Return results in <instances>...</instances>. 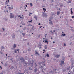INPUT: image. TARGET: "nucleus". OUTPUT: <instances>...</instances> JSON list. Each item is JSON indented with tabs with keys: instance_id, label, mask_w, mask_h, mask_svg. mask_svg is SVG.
I'll list each match as a JSON object with an SVG mask.
<instances>
[{
	"instance_id": "nucleus-1",
	"label": "nucleus",
	"mask_w": 74,
	"mask_h": 74,
	"mask_svg": "<svg viewBox=\"0 0 74 74\" xmlns=\"http://www.w3.org/2000/svg\"><path fill=\"white\" fill-rule=\"evenodd\" d=\"M10 18H14V15L13 13H10Z\"/></svg>"
},
{
	"instance_id": "nucleus-2",
	"label": "nucleus",
	"mask_w": 74,
	"mask_h": 74,
	"mask_svg": "<svg viewBox=\"0 0 74 74\" xmlns=\"http://www.w3.org/2000/svg\"><path fill=\"white\" fill-rule=\"evenodd\" d=\"M16 35L15 34L13 33L11 35V36L12 37V38L13 39H15V38Z\"/></svg>"
},
{
	"instance_id": "nucleus-3",
	"label": "nucleus",
	"mask_w": 74,
	"mask_h": 74,
	"mask_svg": "<svg viewBox=\"0 0 74 74\" xmlns=\"http://www.w3.org/2000/svg\"><path fill=\"white\" fill-rule=\"evenodd\" d=\"M45 65V64H43L42 66L41 65V67L42 68V72H44V71H43V70H46V69L45 68L44 69V68H43V67H44V66Z\"/></svg>"
},
{
	"instance_id": "nucleus-4",
	"label": "nucleus",
	"mask_w": 74,
	"mask_h": 74,
	"mask_svg": "<svg viewBox=\"0 0 74 74\" xmlns=\"http://www.w3.org/2000/svg\"><path fill=\"white\" fill-rule=\"evenodd\" d=\"M42 16L43 17H45V18L47 17V14L45 13H43Z\"/></svg>"
},
{
	"instance_id": "nucleus-5",
	"label": "nucleus",
	"mask_w": 74,
	"mask_h": 74,
	"mask_svg": "<svg viewBox=\"0 0 74 74\" xmlns=\"http://www.w3.org/2000/svg\"><path fill=\"white\" fill-rule=\"evenodd\" d=\"M62 34L61 35V36H66V34H65V33H64L63 32H62Z\"/></svg>"
},
{
	"instance_id": "nucleus-6",
	"label": "nucleus",
	"mask_w": 74,
	"mask_h": 74,
	"mask_svg": "<svg viewBox=\"0 0 74 74\" xmlns=\"http://www.w3.org/2000/svg\"><path fill=\"white\" fill-rule=\"evenodd\" d=\"M20 60H23V62H25V59H23V57H21L20 58Z\"/></svg>"
},
{
	"instance_id": "nucleus-7",
	"label": "nucleus",
	"mask_w": 74,
	"mask_h": 74,
	"mask_svg": "<svg viewBox=\"0 0 74 74\" xmlns=\"http://www.w3.org/2000/svg\"><path fill=\"white\" fill-rule=\"evenodd\" d=\"M41 46H42V45L39 44L38 45V47L39 48L40 47V48H41Z\"/></svg>"
},
{
	"instance_id": "nucleus-8",
	"label": "nucleus",
	"mask_w": 74,
	"mask_h": 74,
	"mask_svg": "<svg viewBox=\"0 0 74 74\" xmlns=\"http://www.w3.org/2000/svg\"><path fill=\"white\" fill-rule=\"evenodd\" d=\"M1 49H5L4 47L2 46L1 47Z\"/></svg>"
},
{
	"instance_id": "nucleus-9",
	"label": "nucleus",
	"mask_w": 74,
	"mask_h": 74,
	"mask_svg": "<svg viewBox=\"0 0 74 74\" xmlns=\"http://www.w3.org/2000/svg\"><path fill=\"white\" fill-rule=\"evenodd\" d=\"M53 71L52 70L49 72V74H53Z\"/></svg>"
},
{
	"instance_id": "nucleus-10",
	"label": "nucleus",
	"mask_w": 74,
	"mask_h": 74,
	"mask_svg": "<svg viewBox=\"0 0 74 74\" xmlns=\"http://www.w3.org/2000/svg\"><path fill=\"white\" fill-rule=\"evenodd\" d=\"M49 23V25H53V23H52V21H50Z\"/></svg>"
},
{
	"instance_id": "nucleus-11",
	"label": "nucleus",
	"mask_w": 74,
	"mask_h": 74,
	"mask_svg": "<svg viewBox=\"0 0 74 74\" xmlns=\"http://www.w3.org/2000/svg\"><path fill=\"white\" fill-rule=\"evenodd\" d=\"M66 69H63L62 70V72H65V71H66Z\"/></svg>"
},
{
	"instance_id": "nucleus-12",
	"label": "nucleus",
	"mask_w": 74,
	"mask_h": 74,
	"mask_svg": "<svg viewBox=\"0 0 74 74\" xmlns=\"http://www.w3.org/2000/svg\"><path fill=\"white\" fill-rule=\"evenodd\" d=\"M34 18H35L36 21L37 20V16H34Z\"/></svg>"
},
{
	"instance_id": "nucleus-13",
	"label": "nucleus",
	"mask_w": 74,
	"mask_h": 74,
	"mask_svg": "<svg viewBox=\"0 0 74 74\" xmlns=\"http://www.w3.org/2000/svg\"><path fill=\"white\" fill-rule=\"evenodd\" d=\"M16 44H14L13 45V48H16Z\"/></svg>"
},
{
	"instance_id": "nucleus-14",
	"label": "nucleus",
	"mask_w": 74,
	"mask_h": 74,
	"mask_svg": "<svg viewBox=\"0 0 74 74\" xmlns=\"http://www.w3.org/2000/svg\"><path fill=\"white\" fill-rule=\"evenodd\" d=\"M73 67H74V66H69V69H72V68Z\"/></svg>"
},
{
	"instance_id": "nucleus-15",
	"label": "nucleus",
	"mask_w": 74,
	"mask_h": 74,
	"mask_svg": "<svg viewBox=\"0 0 74 74\" xmlns=\"http://www.w3.org/2000/svg\"><path fill=\"white\" fill-rule=\"evenodd\" d=\"M37 69L36 68L35 69H34V71L35 72H37Z\"/></svg>"
},
{
	"instance_id": "nucleus-16",
	"label": "nucleus",
	"mask_w": 74,
	"mask_h": 74,
	"mask_svg": "<svg viewBox=\"0 0 74 74\" xmlns=\"http://www.w3.org/2000/svg\"><path fill=\"white\" fill-rule=\"evenodd\" d=\"M59 14H60V11H58L57 12V15H59Z\"/></svg>"
},
{
	"instance_id": "nucleus-17",
	"label": "nucleus",
	"mask_w": 74,
	"mask_h": 74,
	"mask_svg": "<svg viewBox=\"0 0 74 74\" xmlns=\"http://www.w3.org/2000/svg\"><path fill=\"white\" fill-rule=\"evenodd\" d=\"M4 66L6 67L7 66V63H5L4 65Z\"/></svg>"
},
{
	"instance_id": "nucleus-18",
	"label": "nucleus",
	"mask_w": 74,
	"mask_h": 74,
	"mask_svg": "<svg viewBox=\"0 0 74 74\" xmlns=\"http://www.w3.org/2000/svg\"><path fill=\"white\" fill-rule=\"evenodd\" d=\"M60 6L61 7H63V3H61L60 4Z\"/></svg>"
},
{
	"instance_id": "nucleus-19",
	"label": "nucleus",
	"mask_w": 74,
	"mask_h": 74,
	"mask_svg": "<svg viewBox=\"0 0 74 74\" xmlns=\"http://www.w3.org/2000/svg\"><path fill=\"white\" fill-rule=\"evenodd\" d=\"M61 63H62V64H64V61H62L61 62Z\"/></svg>"
},
{
	"instance_id": "nucleus-20",
	"label": "nucleus",
	"mask_w": 74,
	"mask_h": 74,
	"mask_svg": "<svg viewBox=\"0 0 74 74\" xmlns=\"http://www.w3.org/2000/svg\"><path fill=\"white\" fill-rule=\"evenodd\" d=\"M7 1H8V3H5V5H7V4H8V3H9V2L10 1V0H7Z\"/></svg>"
},
{
	"instance_id": "nucleus-21",
	"label": "nucleus",
	"mask_w": 74,
	"mask_h": 74,
	"mask_svg": "<svg viewBox=\"0 0 74 74\" xmlns=\"http://www.w3.org/2000/svg\"><path fill=\"white\" fill-rule=\"evenodd\" d=\"M43 9L44 12H45V11H46V9H45V8H43Z\"/></svg>"
},
{
	"instance_id": "nucleus-22",
	"label": "nucleus",
	"mask_w": 74,
	"mask_h": 74,
	"mask_svg": "<svg viewBox=\"0 0 74 74\" xmlns=\"http://www.w3.org/2000/svg\"><path fill=\"white\" fill-rule=\"evenodd\" d=\"M59 56H60V55H57L56 56V58H59Z\"/></svg>"
},
{
	"instance_id": "nucleus-23",
	"label": "nucleus",
	"mask_w": 74,
	"mask_h": 74,
	"mask_svg": "<svg viewBox=\"0 0 74 74\" xmlns=\"http://www.w3.org/2000/svg\"><path fill=\"white\" fill-rule=\"evenodd\" d=\"M45 43H47V44H48L49 42L47 40H45Z\"/></svg>"
},
{
	"instance_id": "nucleus-24",
	"label": "nucleus",
	"mask_w": 74,
	"mask_h": 74,
	"mask_svg": "<svg viewBox=\"0 0 74 74\" xmlns=\"http://www.w3.org/2000/svg\"><path fill=\"white\" fill-rule=\"evenodd\" d=\"M46 55L47 56V57H49V54H48V53Z\"/></svg>"
},
{
	"instance_id": "nucleus-25",
	"label": "nucleus",
	"mask_w": 74,
	"mask_h": 74,
	"mask_svg": "<svg viewBox=\"0 0 74 74\" xmlns=\"http://www.w3.org/2000/svg\"><path fill=\"white\" fill-rule=\"evenodd\" d=\"M14 66H12L10 68V69H11V70H12L13 69H14Z\"/></svg>"
},
{
	"instance_id": "nucleus-26",
	"label": "nucleus",
	"mask_w": 74,
	"mask_h": 74,
	"mask_svg": "<svg viewBox=\"0 0 74 74\" xmlns=\"http://www.w3.org/2000/svg\"><path fill=\"white\" fill-rule=\"evenodd\" d=\"M22 34L23 36H24L25 34H26V33H22Z\"/></svg>"
},
{
	"instance_id": "nucleus-27",
	"label": "nucleus",
	"mask_w": 74,
	"mask_h": 74,
	"mask_svg": "<svg viewBox=\"0 0 74 74\" xmlns=\"http://www.w3.org/2000/svg\"><path fill=\"white\" fill-rule=\"evenodd\" d=\"M30 5L31 6V7H32V6H33V4H32V3H30Z\"/></svg>"
},
{
	"instance_id": "nucleus-28",
	"label": "nucleus",
	"mask_w": 74,
	"mask_h": 74,
	"mask_svg": "<svg viewBox=\"0 0 74 74\" xmlns=\"http://www.w3.org/2000/svg\"><path fill=\"white\" fill-rule=\"evenodd\" d=\"M25 64H26V65H27V62H25Z\"/></svg>"
},
{
	"instance_id": "nucleus-29",
	"label": "nucleus",
	"mask_w": 74,
	"mask_h": 74,
	"mask_svg": "<svg viewBox=\"0 0 74 74\" xmlns=\"http://www.w3.org/2000/svg\"><path fill=\"white\" fill-rule=\"evenodd\" d=\"M32 21H33V20L32 19L31 21H28V22H32Z\"/></svg>"
},
{
	"instance_id": "nucleus-30",
	"label": "nucleus",
	"mask_w": 74,
	"mask_h": 74,
	"mask_svg": "<svg viewBox=\"0 0 74 74\" xmlns=\"http://www.w3.org/2000/svg\"><path fill=\"white\" fill-rule=\"evenodd\" d=\"M50 19H53V17H50Z\"/></svg>"
},
{
	"instance_id": "nucleus-31",
	"label": "nucleus",
	"mask_w": 74,
	"mask_h": 74,
	"mask_svg": "<svg viewBox=\"0 0 74 74\" xmlns=\"http://www.w3.org/2000/svg\"><path fill=\"white\" fill-rule=\"evenodd\" d=\"M63 64H62L61 63L59 64V65H60L61 66H62V65H63Z\"/></svg>"
},
{
	"instance_id": "nucleus-32",
	"label": "nucleus",
	"mask_w": 74,
	"mask_h": 74,
	"mask_svg": "<svg viewBox=\"0 0 74 74\" xmlns=\"http://www.w3.org/2000/svg\"><path fill=\"white\" fill-rule=\"evenodd\" d=\"M41 63H42V62H39L38 63V64H39V65H41Z\"/></svg>"
},
{
	"instance_id": "nucleus-33",
	"label": "nucleus",
	"mask_w": 74,
	"mask_h": 74,
	"mask_svg": "<svg viewBox=\"0 0 74 74\" xmlns=\"http://www.w3.org/2000/svg\"><path fill=\"white\" fill-rule=\"evenodd\" d=\"M35 54H36V55H37V54H38V52H36V53H35Z\"/></svg>"
},
{
	"instance_id": "nucleus-34",
	"label": "nucleus",
	"mask_w": 74,
	"mask_h": 74,
	"mask_svg": "<svg viewBox=\"0 0 74 74\" xmlns=\"http://www.w3.org/2000/svg\"><path fill=\"white\" fill-rule=\"evenodd\" d=\"M71 14H73V11L71 10Z\"/></svg>"
},
{
	"instance_id": "nucleus-35",
	"label": "nucleus",
	"mask_w": 74,
	"mask_h": 74,
	"mask_svg": "<svg viewBox=\"0 0 74 74\" xmlns=\"http://www.w3.org/2000/svg\"><path fill=\"white\" fill-rule=\"evenodd\" d=\"M50 32H51V33H52V34H53L54 33H53V32H52V31H50Z\"/></svg>"
},
{
	"instance_id": "nucleus-36",
	"label": "nucleus",
	"mask_w": 74,
	"mask_h": 74,
	"mask_svg": "<svg viewBox=\"0 0 74 74\" xmlns=\"http://www.w3.org/2000/svg\"><path fill=\"white\" fill-rule=\"evenodd\" d=\"M68 1H69V3H71V1L70 0Z\"/></svg>"
},
{
	"instance_id": "nucleus-37",
	"label": "nucleus",
	"mask_w": 74,
	"mask_h": 74,
	"mask_svg": "<svg viewBox=\"0 0 74 74\" xmlns=\"http://www.w3.org/2000/svg\"><path fill=\"white\" fill-rule=\"evenodd\" d=\"M11 9L12 10L13 9V5H11Z\"/></svg>"
},
{
	"instance_id": "nucleus-38",
	"label": "nucleus",
	"mask_w": 74,
	"mask_h": 74,
	"mask_svg": "<svg viewBox=\"0 0 74 74\" xmlns=\"http://www.w3.org/2000/svg\"><path fill=\"white\" fill-rule=\"evenodd\" d=\"M26 40H27V39H23V41H26Z\"/></svg>"
},
{
	"instance_id": "nucleus-39",
	"label": "nucleus",
	"mask_w": 74,
	"mask_h": 74,
	"mask_svg": "<svg viewBox=\"0 0 74 74\" xmlns=\"http://www.w3.org/2000/svg\"><path fill=\"white\" fill-rule=\"evenodd\" d=\"M35 67H36V66H37V64H36V63H35Z\"/></svg>"
},
{
	"instance_id": "nucleus-40",
	"label": "nucleus",
	"mask_w": 74,
	"mask_h": 74,
	"mask_svg": "<svg viewBox=\"0 0 74 74\" xmlns=\"http://www.w3.org/2000/svg\"><path fill=\"white\" fill-rule=\"evenodd\" d=\"M53 70H54L55 71H56V70H57V69H55H55H54L53 68V67H52Z\"/></svg>"
},
{
	"instance_id": "nucleus-41",
	"label": "nucleus",
	"mask_w": 74,
	"mask_h": 74,
	"mask_svg": "<svg viewBox=\"0 0 74 74\" xmlns=\"http://www.w3.org/2000/svg\"><path fill=\"white\" fill-rule=\"evenodd\" d=\"M72 19H73V18H74V16H72Z\"/></svg>"
},
{
	"instance_id": "nucleus-42",
	"label": "nucleus",
	"mask_w": 74,
	"mask_h": 74,
	"mask_svg": "<svg viewBox=\"0 0 74 74\" xmlns=\"http://www.w3.org/2000/svg\"><path fill=\"white\" fill-rule=\"evenodd\" d=\"M71 63H74V60H72L71 61Z\"/></svg>"
},
{
	"instance_id": "nucleus-43",
	"label": "nucleus",
	"mask_w": 74,
	"mask_h": 74,
	"mask_svg": "<svg viewBox=\"0 0 74 74\" xmlns=\"http://www.w3.org/2000/svg\"><path fill=\"white\" fill-rule=\"evenodd\" d=\"M29 70H32V69H31L30 68H29Z\"/></svg>"
},
{
	"instance_id": "nucleus-44",
	"label": "nucleus",
	"mask_w": 74,
	"mask_h": 74,
	"mask_svg": "<svg viewBox=\"0 0 74 74\" xmlns=\"http://www.w3.org/2000/svg\"><path fill=\"white\" fill-rule=\"evenodd\" d=\"M64 46H66V43H64Z\"/></svg>"
},
{
	"instance_id": "nucleus-45",
	"label": "nucleus",
	"mask_w": 74,
	"mask_h": 74,
	"mask_svg": "<svg viewBox=\"0 0 74 74\" xmlns=\"http://www.w3.org/2000/svg\"><path fill=\"white\" fill-rule=\"evenodd\" d=\"M43 52H46L45 50V49L43 50Z\"/></svg>"
},
{
	"instance_id": "nucleus-46",
	"label": "nucleus",
	"mask_w": 74,
	"mask_h": 74,
	"mask_svg": "<svg viewBox=\"0 0 74 74\" xmlns=\"http://www.w3.org/2000/svg\"><path fill=\"white\" fill-rule=\"evenodd\" d=\"M53 15H55L54 13H53V14H52V16H53Z\"/></svg>"
},
{
	"instance_id": "nucleus-47",
	"label": "nucleus",
	"mask_w": 74,
	"mask_h": 74,
	"mask_svg": "<svg viewBox=\"0 0 74 74\" xmlns=\"http://www.w3.org/2000/svg\"><path fill=\"white\" fill-rule=\"evenodd\" d=\"M74 62L72 63V65H73L74 64Z\"/></svg>"
},
{
	"instance_id": "nucleus-48",
	"label": "nucleus",
	"mask_w": 74,
	"mask_h": 74,
	"mask_svg": "<svg viewBox=\"0 0 74 74\" xmlns=\"http://www.w3.org/2000/svg\"><path fill=\"white\" fill-rule=\"evenodd\" d=\"M2 29L3 30V31H4V30H5V29H4V28H2Z\"/></svg>"
},
{
	"instance_id": "nucleus-49",
	"label": "nucleus",
	"mask_w": 74,
	"mask_h": 74,
	"mask_svg": "<svg viewBox=\"0 0 74 74\" xmlns=\"http://www.w3.org/2000/svg\"><path fill=\"white\" fill-rule=\"evenodd\" d=\"M0 53L1 54H3V53L1 52V51H0Z\"/></svg>"
},
{
	"instance_id": "nucleus-50",
	"label": "nucleus",
	"mask_w": 74,
	"mask_h": 74,
	"mask_svg": "<svg viewBox=\"0 0 74 74\" xmlns=\"http://www.w3.org/2000/svg\"><path fill=\"white\" fill-rule=\"evenodd\" d=\"M16 51H19V49H17Z\"/></svg>"
},
{
	"instance_id": "nucleus-51",
	"label": "nucleus",
	"mask_w": 74,
	"mask_h": 74,
	"mask_svg": "<svg viewBox=\"0 0 74 74\" xmlns=\"http://www.w3.org/2000/svg\"><path fill=\"white\" fill-rule=\"evenodd\" d=\"M64 12H61V14H63Z\"/></svg>"
},
{
	"instance_id": "nucleus-52",
	"label": "nucleus",
	"mask_w": 74,
	"mask_h": 74,
	"mask_svg": "<svg viewBox=\"0 0 74 74\" xmlns=\"http://www.w3.org/2000/svg\"><path fill=\"white\" fill-rule=\"evenodd\" d=\"M6 12H8L7 11H5L4 12L6 13Z\"/></svg>"
},
{
	"instance_id": "nucleus-53",
	"label": "nucleus",
	"mask_w": 74,
	"mask_h": 74,
	"mask_svg": "<svg viewBox=\"0 0 74 74\" xmlns=\"http://www.w3.org/2000/svg\"><path fill=\"white\" fill-rule=\"evenodd\" d=\"M13 59V58H12V59H10V60H12Z\"/></svg>"
},
{
	"instance_id": "nucleus-54",
	"label": "nucleus",
	"mask_w": 74,
	"mask_h": 74,
	"mask_svg": "<svg viewBox=\"0 0 74 74\" xmlns=\"http://www.w3.org/2000/svg\"><path fill=\"white\" fill-rule=\"evenodd\" d=\"M15 53H17V52L16 51H15Z\"/></svg>"
},
{
	"instance_id": "nucleus-55",
	"label": "nucleus",
	"mask_w": 74,
	"mask_h": 74,
	"mask_svg": "<svg viewBox=\"0 0 74 74\" xmlns=\"http://www.w3.org/2000/svg\"><path fill=\"white\" fill-rule=\"evenodd\" d=\"M51 2H53V0H51Z\"/></svg>"
},
{
	"instance_id": "nucleus-56",
	"label": "nucleus",
	"mask_w": 74,
	"mask_h": 74,
	"mask_svg": "<svg viewBox=\"0 0 74 74\" xmlns=\"http://www.w3.org/2000/svg\"><path fill=\"white\" fill-rule=\"evenodd\" d=\"M9 10H10L11 9V7H9Z\"/></svg>"
},
{
	"instance_id": "nucleus-57",
	"label": "nucleus",
	"mask_w": 74,
	"mask_h": 74,
	"mask_svg": "<svg viewBox=\"0 0 74 74\" xmlns=\"http://www.w3.org/2000/svg\"><path fill=\"white\" fill-rule=\"evenodd\" d=\"M55 32V30H53V33H54Z\"/></svg>"
},
{
	"instance_id": "nucleus-58",
	"label": "nucleus",
	"mask_w": 74,
	"mask_h": 74,
	"mask_svg": "<svg viewBox=\"0 0 74 74\" xmlns=\"http://www.w3.org/2000/svg\"><path fill=\"white\" fill-rule=\"evenodd\" d=\"M38 25H41V23H39L38 24Z\"/></svg>"
},
{
	"instance_id": "nucleus-59",
	"label": "nucleus",
	"mask_w": 74,
	"mask_h": 74,
	"mask_svg": "<svg viewBox=\"0 0 74 74\" xmlns=\"http://www.w3.org/2000/svg\"><path fill=\"white\" fill-rule=\"evenodd\" d=\"M18 17H21V15H18Z\"/></svg>"
},
{
	"instance_id": "nucleus-60",
	"label": "nucleus",
	"mask_w": 74,
	"mask_h": 74,
	"mask_svg": "<svg viewBox=\"0 0 74 74\" xmlns=\"http://www.w3.org/2000/svg\"><path fill=\"white\" fill-rule=\"evenodd\" d=\"M34 26H32V28H33H33H34Z\"/></svg>"
},
{
	"instance_id": "nucleus-61",
	"label": "nucleus",
	"mask_w": 74,
	"mask_h": 74,
	"mask_svg": "<svg viewBox=\"0 0 74 74\" xmlns=\"http://www.w3.org/2000/svg\"><path fill=\"white\" fill-rule=\"evenodd\" d=\"M18 74H22V73H18Z\"/></svg>"
},
{
	"instance_id": "nucleus-62",
	"label": "nucleus",
	"mask_w": 74,
	"mask_h": 74,
	"mask_svg": "<svg viewBox=\"0 0 74 74\" xmlns=\"http://www.w3.org/2000/svg\"><path fill=\"white\" fill-rule=\"evenodd\" d=\"M1 62L2 64H3V62Z\"/></svg>"
},
{
	"instance_id": "nucleus-63",
	"label": "nucleus",
	"mask_w": 74,
	"mask_h": 74,
	"mask_svg": "<svg viewBox=\"0 0 74 74\" xmlns=\"http://www.w3.org/2000/svg\"><path fill=\"white\" fill-rule=\"evenodd\" d=\"M70 21H71H71H72V19H70Z\"/></svg>"
},
{
	"instance_id": "nucleus-64",
	"label": "nucleus",
	"mask_w": 74,
	"mask_h": 74,
	"mask_svg": "<svg viewBox=\"0 0 74 74\" xmlns=\"http://www.w3.org/2000/svg\"><path fill=\"white\" fill-rule=\"evenodd\" d=\"M25 11H27V10H25Z\"/></svg>"
}]
</instances>
